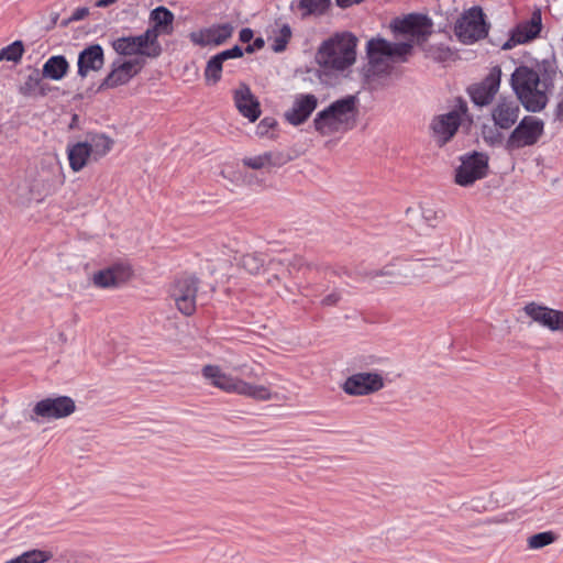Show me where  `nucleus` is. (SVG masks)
Returning <instances> with one entry per match:
<instances>
[{
	"label": "nucleus",
	"instance_id": "f257e3e1",
	"mask_svg": "<svg viewBox=\"0 0 563 563\" xmlns=\"http://www.w3.org/2000/svg\"><path fill=\"white\" fill-rule=\"evenodd\" d=\"M556 67L551 59H542L531 65H521L511 75V87L521 104L531 112L543 110L552 86Z\"/></svg>",
	"mask_w": 563,
	"mask_h": 563
},
{
	"label": "nucleus",
	"instance_id": "f03ea898",
	"mask_svg": "<svg viewBox=\"0 0 563 563\" xmlns=\"http://www.w3.org/2000/svg\"><path fill=\"white\" fill-rule=\"evenodd\" d=\"M356 37L351 33H336L319 46L316 60L324 69L344 71L356 60Z\"/></svg>",
	"mask_w": 563,
	"mask_h": 563
},
{
	"label": "nucleus",
	"instance_id": "7ed1b4c3",
	"mask_svg": "<svg viewBox=\"0 0 563 563\" xmlns=\"http://www.w3.org/2000/svg\"><path fill=\"white\" fill-rule=\"evenodd\" d=\"M201 374L210 385L225 393L250 397L260 401L273 398V393L267 386L246 382L240 376L225 372L220 365H205Z\"/></svg>",
	"mask_w": 563,
	"mask_h": 563
},
{
	"label": "nucleus",
	"instance_id": "20e7f679",
	"mask_svg": "<svg viewBox=\"0 0 563 563\" xmlns=\"http://www.w3.org/2000/svg\"><path fill=\"white\" fill-rule=\"evenodd\" d=\"M357 113V98L345 96L318 112L313 119V128L321 135L347 131L355 125Z\"/></svg>",
	"mask_w": 563,
	"mask_h": 563
},
{
	"label": "nucleus",
	"instance_id": "39448f33",
	"mask_svg": "<svg viewBox=\"0 0 563 563\" xmlns=\"http://www.w3.org/2000/svg\"><path fill=\"white\" fill-rule=\"evenodd\" d=\"M411 52L410 43H391L384 38H372L367 42L368 67L366 76L388 74L394 63L405 60Z\"/></svg>",
	"mask_w": 563,
	"mask_h": 563
},
{
	"label": "nucleus",
	"instance_id": "423d86ee",
	"mask_svg": "<svg viewBox=\"0 0 563 563\" xmlns=\"http://www.w3.org/2000/svg\"><path fill=\"white\" fill-rule=\"evenodd\" d=\"M471 122L467 103L459 99L456 104L446 113L435 115L431 123V136L438 146H444L456 134L459 128L465 122Z\"/></svg>",
	"mask_w": 563,
	"mask_h": 563
},
{
	"label": "nucleus",
	"instance_id": "0eeeda50",
	"mask_svg": "<svg viewBox=\"0 0 563 563\" xmlns=\"http://www.w3.org/2000/svg\"><path fill=\"white\" fill-rule=\"evenodd\" d=\"M489 24L481 7L465 10L455 21L454 34L463 44H473L487 36Z\"/></svg>",
	"mask_w": 563,
	"mask_h": 563
},
{
	"label": "nucleus",
	"instance_id": "6e6552de",
	"mask_svg": "<svg viewBox=\"0 0 563 563\" xmlns=\"http://www.w3.org/2000/svg\"><path fill=\"white\" fill-rule=\"evenodd\" d=\"M112 48L122 56H144L156 58L162 53V46L155 41L153 31H145L137 36H122L111 43Z\"/></svg>",
	"mask_w": 563,
	"mask_h": 563
},
{
	"label": "nucleus",
	"instance_id": "1a4fd4ad",
	"mask_svg": "<svg viewBox=\"0 0 563 563\" xmlns=\"http://www.w3.org/2000/svg\"><path fill=\"white\" fill-rule=\"evenodd\" d=\"M544 131L541 119L526 115L505 140V150L509 153L534 145Z\"/></svg>",
	"mask_w": 563,
	"mask_h": 563
},
{
	"label": "nucleus",
	"instance_id": "9d476101",
	"mask_svg": "<svg viewBox=\"0 0 563 563\" xmlns=\"http://www.w3.org/2000/svg\"><path fill=\"white\" fill-rule=\"evenodd\" d=\"M169 300L185 316H191L197 307L198 279L184 276L176 279L169 287Z\"/></svg>",
	"mask_w": 563,
	"mask_h": 563
},
{
	"label": "nucleus",
	"instance_id": "9b49d317",
	"mask_svg": "<svg viewBox=\"0 0 563 563\" xmlns=\"http://www.w3.org/2000/svg\"><path fill=\"white\" fill-rule=\"evenodd\" d=\"M489 157L486 153L472 152L461 157V165L455 172V183L462 187L473 185L486 177Z\"/></svg>",
	"mask_w": 563,
	"mask_h": 563
},
{
	"label": "nucleus",
	"instance_id": "f8f14e48",
	"mask_svg": "<svg viewBox=\"0 0 563 563\" xmlns=\"http://www.w3.org/2000/svg\"><path fill=\"white\" fill-rule=\"evenodd\" d=\"M75 410L76 404L70 397L45 398L34 405L30 419L32 421L57 420L70 416Z\"/></svg>",
	"mask_w": 563,
	"mask_h": 563
},
{
	"label": "nucleus",
	"instance_id": "ddd939ff",
	"mask_svg": "<svg viewBox=\"0 0 563 563\" xmlns=\"http://www.w3.org/2000/svg\"><path fill=\"white\" fill-rule=\"evenodd\" d=\"M385 387V379L378 372H357L349 376L342 389L350 396H368L378 393Z\"/></svg>",
	"mask_w": 563,
	"mask_h": 563
},
{
	"label": "nucleus",
	"instance_id": "4468645a",
	"mask_svg": "<svg viewBox=\"0 0 563 563\" xmlns=\"http://www.w3.org/2000/svg\"><path fill=\"white\" fill-rule=\"evenodd\" d=\"M523 314L531 322L537 323L552 332H563V311L550 308L542 303L530 301L522 308Z\"/></svg>",
	"mask_w": 563,
	"mask_h": 563
},
{
	"label": "nucleus",
	"instance_id": "2eb2a0df",
	"mask_svg": "<svg viewBox=\"0 0 563 563\" xmlns=\"http://www.w3.org/2000/svg\"><path fill=\"white\" fill-rule=\"evenodd\" d=\"M133 277V268L128 262H115L108 267L98 271L92 276V283L99 288H117Z\"/></svg>",
	"mask_w": 563,
	"mask_h": 563
},
{
	"label": "nucleus",
	"instance_id": "dca6fc26",
	"mask_svg": "<svg viewBox=\"0 0 563 563\" xmlns=\"http://www.w3.org/2000/svg\"><path fill=\"white\" fill-rule=\"evenodd\" d=\"M288 275L289 269L284 261L279 258H268L257 278L261 283L276 288L278 296L284 298L291 292L290 288L286 285Z\"/></svg>",
	"mask_w": 563,
	"mask_h": 563
},
{
	"label": "nucleus",
	"instance_id": "f3484780",
	"mask_svg": "<svg viewBox=\"0 0 563 563\" xmlns=\"http://www.w3.org/2000/svg\"><path fill=\"white\" fill-rule=\"evenodd\" d=\"M521 110L512 97H499L490 109V118L497 129L510 130L517 123Z\"/></svg>",
	"mask_w": 563,
	"mask_h": 563
},
{
	"label": "nucleus",
	"instance_id": "a211bd4d",
	"mask_svg": "<svg viewBox=\"0 0 563 563\" xmlns=\"http://www.w3.org/2000/svg\"><path fill=\"white\" fill-rule=\"evenodd\" d=\"M143 66L144 62L139 58L113 62L110 73L100 85V89L115 88L122 85H126L141 71Z\"/></svg>",
	"mask_w": 563,
	"mask_h": 563
},
{
	"label": "nucleus",
	"instance_id": "6ab92c4d",
	"mask_svg": "<svg viewBox=\"0 0 563 563\" xmlns=\"http://www.w3.org/2000/svg\"><path fill=\"white\" fill-rule=\"evenodd\" d=\"M396 29L400 33L410 36L409 41L402 43H410L412 47L415 43L423 42L432 33V22L424 15L410 14L399 21Z\"/></svg>",
	"mask_w": 563,
	"mask_h": 563
},
{
	"label": "nucleus",
	"instance_id": "aec40b11",
	"mask_svg": "<svg viewBox=\"0 0 563 563\" xmlns=\"http://www.w3.org/2000/svg\"><path fill=\"white\" fill-rule=\"evenodd\" d=\"M318 107V98L313 93H297L291 107L284 117L294 126L303 124Z\"/></svg>",
	"mask_w": 563,
	"mask_h": 563
},
{
	"label": "nucleus",
	"instance_id": "412c9836",
	"mask_svg": "<svg viewBox=\"0 0 563 563\" xmlns=\"http://www.w3.org/2000/svg\"><path fill=\"white\" fill-rule=\"evenodd\" d=\"M233 31L231 23L213 24L190 33V40L199 46H219L232 36Z\"/></svg>",
	"mask_w": 563,
	"mask_h": 563
},
{
	"label": "nucleus",
	"instance_id": "4be33fe9",
	"mask_svg": "<svg viewBox=\"0 0 563 563\" xmlns=\"http://www.w3.org/2000/svg\"><path fill=\"white\" fill-rule=\"evenodd\" d=\"M500 79H501V69L498 66H495L490 69L489 74L485 77V79L472 87L470 89V93L472 97V100L477 106H487L492 102L495 95L499 90L500 86Z\"/></svg>",
	"mask_w": 563,
	"mask_h": 563
},
{
	"label": "nucleus",
	"instance_id": "5701e85b",
	"mask_svg": "<svg viewBox=\"0 0 563 563\" xmlns=\"http://www.w3.org/2000/svg\"><path fill=\"white\" fill-rule=\"evenodd\" d=\"M542 18L540 10L532 12L529 21H525L512 31L510 38L503 45L504 49H510L517 44L527 43L536 38L541 32Z\"/></svg>",
	"mask_w": 563,
	"mask_h": 563
},
{
	"label": "nucleus",
	"instance_id": "b1692460",
	"mask_svg": "<svg viewBox=\"0 0 563 563\" xmlns=\"http://www.w3.org/2000/svg\"><path fill=\"white\" fill-rule=\"evenodd\" d=\"M234 104L238 111L250 122H255L262 113L260 101L246 85H240L234 90Z\"/></svg>",
	"mask_w": 563,
	"mask_h": 563
},
{
	"label": "nucleus",
	"instance_id": "393cba45",
	"mask_svg": "<svg viewBox=\"0 0 563 563\" xmlns=\"http://www.w3.org/2000/svg\"><path fill=\"white\" fill-rule=\"evenodd\" d=\"M104 55L99 44H93L80 52L78 56V75L86 77L90 71H98L103 67Z\"/></svg>",
	"mask_w": 563,
	"mask_h": 563
},
{
	"label": "nucleus",
	"instance_id": "a878e982",
	"mask_svg": "<svg viewBox=\"0 0 563 563\" xmlns=\"http://www.w3.org/2000/svg\"><path fill=\"white\" fill-rule=\"evenodd\" d=\"M243 51L240 46H234L230 49L223 51L216 56L211 57L205 69V78L208 84L214 85L221 78V73L223 68V62L230 58H239L242 57Z\"/></svg>",
	"mask_w": 563,
	"mask_h": 563
},
{
	"label": "nucleus",
	"instance_id": "bb28decb",
	"mask_svg": "<svg viewBox=\"0 0 563 563\" xmlns=\"http://www.w3.org/2000/svg\"><path fill=\"white\" fill-rule=\"evenodd\" d=\"M286 163L285 156L279 152L268 151L256 155L245 156L242 164L254 170H269Z\"/></svg>",
	"mask_w": 563,
	"mask_h": 563
},
{
	"label": "nucleus",
	"instance_id": "cd10ccee",
	"mask_svg": "<svg viewBox=\"0 0 563 563\" xmlns=\"http://www.w3.org/2000/svg\"><path fill=\"white\" fill-rule=\"evenodd\" d=\"M153 25L146 31H153L155 41H158L161 34H170L173 32L174 14L165 7H157L150 15Z\"/></svg>",
	"mask_w": 563,
	"mask_h": 563
},
{
	"label": "nucleus",
	"instance_id": "c85d7f7f",
	"mask_svg": "<svg viewBox=\"0 0 563 563\" xmlns=\"http://www.w3.org/2000/svg\"><path fill=\"white\" fill-rule=\"evenodd\" d=\"M331 4V0H298L291 4V9L298 12L301 18L308 15H322L327 12Z\"/></svg>",
	"mask_w": 563,
	"mask_h": 563
},
{
	"label": "nucleus",
	"instance_id": "c756f323",
	"mask_svg": "<svg viewBox=\"0 0 563 563\" xmlns=\"http://www.w3.org/2000/svg\"><path fill=\"white\" fill-rule=\"evenodd\" d=\"M48 186L44 180H34L31 185H23L18 188V196L21 203L25 205L31 201H41L47 194Z\"/></svg>",
	"mask_w": 563,
	"mask_h": 563
},
{
	"label": "nucleus",
	"instance_id": "7c9ffc66",
	"mask_svg": "<svg viewBox=\"0 0 563 563\" xmlns=\"http://www.w3.org/2000/svg\"><path fill=\"white\" fill-rule=\"evenodd\" d=\"M68 62L62 55L52 56L43 65V77L53 80H60L68 70Z\"/></svg>",
	"mask_w": 563,
	"mask_h": 563
},
{
	"label": "nucleus",
	"instance_id": "2f4dec72",
	"mask_svg": "<svg viewBox=\"0 0 563 563\" xmlns=\"http://www.w3.org/2000/svg\"><path fill=\"white\" fill-rule=\"evenodd\" d=\"M88 142H79L68 148V159L74 172L81 170L90 157Z\"/></svg>",
	"mask_w": 563,
	"mask_h": 563
},
{
	"label": "nucleus",
	"instance_id": "473e14b6",
	"mask_svg": "<svg viewBox=\"0 0 563 563\" xmlns=\"http://www.w3.org/2000/svg\"><path fill=\"white\" fill-rule=\"evenodd\" d=\"M268 257L262 253H247L241 257V267L253 276H260L262 268L265 266Z\"/></svg>",
	"mask_w": 563,
	"mask_h": 563
},
{
	"label": "nucleus",
	"instance_id": "72a5a7b5",
	"mask_svg": "<svg viewBox=\"0 0 563 563\" xmlns=\"http://www.w3.org/2000/svg\"><path fill=\"white\" fill-rule=\"evenodd\" d=\"M112 145L113 140L104 134L91 135L88 141L89 151L95 159L103 157L108 152H110Z\"/></svg>",
	"mask_w": 563,
	"mask_h": 563
},
{
	"label": "nucleus",
	"instance_id": "f704fd0d",
	"mask_svg": "<svg viewBox=\"0 0 563 563\" xmlns=\"http://www.w3.org/2000/svg\"><path fill=\"white\" fill-rule=\"evenodd\" d=\"M419 209L423 220L430 227H437L444 218V211L433 202H420Z\"/></svg>",
	"mask_w": 563,
	"mask_h": 563
},
{
	"label": "nucleus",
	"instance_id": "c9c22d12",
	"mask_svg": "<svg viewBox=\"0 0 563 563\" xmlns=\"http://www.w3.org/2000/svg\"><path fill=\"white\" fill-rule=\"evenodd\" d=\"M52 558V553L38 549H33L26 552H23L21 555L9 560L4 563H45L49 561Z\"/></svg>",
	"mask_w": 563,
	"mask_h": 563
},
{
	"label": "nucleus",
	"instance_id": "e433bc0d",
	"mask_svg": "<svg viewBox=\"0 0 563 563\" xmlns=\"http://www.w3.org/2000/svg\"><path fill=\"white\" fill-rule=\"evenodd\" d=\"M558 539L553 531H544L530 536L527 539V547L529 550H540L552 543Z\"/></svg>",
	"mask_w": 563,
	"mask_h": 563
},
{
	"label": "nucleus",
	"instance_id": "4c0bfd02",
	"mask_svg": "<svg viewBox=\"0 0 563 563\" xmlns=\"http://www.w3.org/2000/svg\"><path fill=\"white\" fill-rule=\"evenodd\" d=\"M24 53V45L22 41H15L10 45L0 49V62L7 60L19 63Z\"/></svg>",
	"mask_w": 563,
	"mask_h": 563
},
{
	"label": "nucleus",
	"instance_id": "58836bf2",
	"mask_svg": "<svg viewBox=\"0 0 563 563\" xmlns=\"http://www.w3.org/2000/svg\"><path fill=\"white\" fill-rule=\"evenodd\" d=\"M291 37V30L289 25L283 24L278 32L275 33L269 40L272 41V49L276 53L285 51Z\"/></svg>",
	"mask_w": 563,
	"mask_h": 563
},
{
	"label": "nucleus",
	"instance_id": "ea45409f",
	"mask_svg": "<svg viewBox=\"0 0 563 563\" xmlns=\"http://www.w3.org/2000/svg\"><path fill=\"white\" fill-rule=\"evenodd\" d=\"M41 80L38 69H33V71L26 76L24 82L19 87V92L24 97H35Z\"/></svg>",
	"mask_w": 563,
	"mask_h": 563
},
{
	"label": "nucleus",
	"instance_id": "a19ab883",
	"mask_svg": "<svg viewBox=\"0 0 563 563\" xmlns=\"http://www.w3.org/2000/svg\"><path fill=\"white\" fill-rule=\"evenodd\" d=\"M503 130L497 129L495 124L493 126L484 125L482 130V135L485 141L490 146L500 145L506 139L501 133Z\"/></svg>",
	"mask_w": 563,
	"mask_h": 563
},
{
	"label": "nucleus",
	"instance_id": "79ce46f5",
	"mask_svg": "<svg viewBox=\"0 0 563 563\" xmlns=\"http://www.w3.org/2000/svg\"><path fill=\"white\" fill-rule=\"evenodd\" d=\"M399 276L398 269L395 264H387L379 269L372 271L368 273V278L377 279V278H390L396 279Z\"/></svg>",
	"mask_w": 563,
	"mask_h": 563
},
{
	"label": "nucleus",
	"instance_id": "37998d69",
	"mask_svg": "<svg viewBox=\"0 0 563 563\" xmlns=\"http://www.w3.org/2000/svg\"><path fill=\"white\" fill-rule=\"evenodd\" d=\"M341 299L342 290L338 287H334L322 297V299L320 300V305L322 307H333L336 306Z\"/></svg>",
	"mask_w": 563,
	"mask_h": 563
},
{
	"label": "nucleus",
	"instance_id": "c03bdc74",
	"mask_svg": "<svg viewBox=\"0 0 563 563\" xmlns=\"http://www.w3.org/2000/svg\"><path fill=\"white\" fill-rule=\"evenodd\" d=\"M276 121L272 118H264L256 128V133L261 136L266 135L274 126Z\"/></svg>",
	"mask_w": 563,
	"mask_h": 563
},
{
	"label": "nucleus",
	"instance_id": "a18cd8bd",
	"mask_svg": "<svg viewBox=\"0 0 563 563\" xmlns=\"http://www.w3.org/2000/svg\"><path fill=\"white\" fill-rule=\"evenodd\" d=\"M221 175L223 178H230L231 180H235L236 184L245 183L244 179H241V173L235 170H222Z\"/></svg>",
	"mask_w": 563,
	"mask_h": 563
},
{
	"label": "nucleus",
	"instance_id": "49530a36",
	"mask_svg": "<svg viewBox=\"0 0 563 563\" xmlns=\"http://www.w3.org/2000/svg\"><path fill=\"white\" fill-rule=\"evenodd\" d=\"M89 13V10L88 8H78L76 9L71 16H70V21H79V20H82L84 18H86Z\"/></svg>",
	"mask_w": 563,
	"mask_h": 563
},
{
	"label": "nucleus",
	"instance_id": "de8ad7c7",
	"mask_svg": "<svg viewBox=\"0 0 563 563\" xmlns=\"http://www.w3.org/2000/svg\"><path fill=\"white\" fill-rule=\"evenodd\" d=\"M253 38V31L251 29H242L240 32V40L243 43H247Z\"/></svg>",
	"mask_w": 563,
	"mask_h": 563
},
{
	"label": "nucleus",
	"instance_id": "09e8293b",
	"mask_svg": "<svg viewBox=\"0 0 563 563\" xmlns=\"http://www.w3.org/2000/svg\"><path fill=\"white\" fill-rule=\"evenodd\" d=\"M49 90V86L47 84H44L43 80H41L35 97H45Z\"/></svg>",
	"mask_w": 563,
	"mask_h": 563
},
{
	"label": "nucleus",
	"instance_id": "8fccbe9b",
	"mask_svg": "<svg viewBox=\"0 0 563 563\" xmlns=\"http://www.w3.org/2000/svg\"><path fill=\"white\" fill-rule=\"evenodd\" d=\"M264 44H265L264 40H263V38H261V37H257V38L254 41L253 45H249V46L246 47V52H247V53H252L254 49H260V48H262V47L264 46Z\"/></svg>",
	"mask_w": 563,
	"mask_h": 563
},
{
	"label": "nucleus",
	"instance_id": "3c124183",
	"mask_svg": "<svg viewBox=\"0 0 563 563\" xmlns=\"http://www.w3.org/2000/svg\"><path fill=\"white\" fill-rule=\"evenodd\" d=\"M363 0H335L336 5L340 8H349L354 4L361 3Z\"/></svg>",
	"mask_w": 563,
	"mask_h": 563
},
{
	"label": "nucleus",
	"instance_id": "603ef678",
	"mask_svg": "<svg viewBox=\"0 0 563 563\" xmlns=\"http://www.w3.org/2000/svg\"><path fill=\"white\" fill-rule=\"evenodd\" d=\"M423 267V263L420 261L413 262L408 266V269L411 272H419Z\"/></svg>",
	"mask_w": 563,
	"mask_h": 563
},
{
	"label": "nucleus",
	"instance_id": "864d4df0",
	"mask_svg": "<svg viewBox=\"0 0 563 563\" xmlns=\"http://www.w3.org/2000/svg\"><path fill=\"white\" fill-rule=\"evenodd\" d=\"M114 2H117V0H98L96 2V7L106 8V7H109L110 4H113Z\"/></svg>",
	"mask_w": 563,
	"mask_h": 563
},
{
	"label": "nucleus",
	"instance_id": "5fc2aeb1",
	"mask_svg": "<svg viewBox=\"0 0 563 563\" xmlns=\"http://www.w3.org/2000/svg\"><path fill=\"white\" fill-rule=\"evenodd\" d=\"M558 117H560L561 119H563V102H560L558 104V113H556Z\"/></svg>",
	"mask_w": 563,
	"mask_h": 563
},
{
	"label": "nucleus",
	"instance_id": "6e6d98bb",
	"mask_svg": "<svg viewBox=\"0 0 563 563\" xmlns=\"http://www.w3.org/2000/svg\"><path fill=\"white\" fill-rule=\"evenodd\" d=\"M492 521H493V522H495V523H505V522H507L508 520H507V518H506V517H504V518H501V519H494V520H492Z\"/></svg>",
	"mask_w": 563,
	"mask_h": 563
},
{
	"label": "nucleus",
	"instance_id": "4d7b16f0",
	"mask_svg": "<svg viewBox=\"0 0 563 563\" xmlns=\"http://www.w3.org/2000/svg\"><path fill=\"white\" fill-rule=\"evenodd\" d=\"M243 367H246V366H245V365H243V366H236V367H234V371H236V372L242 371V368H243Z\"/></svg>",
	"mask_w": 563,
	"mask_h": 563
},
{
	"label": "nucleus",
	"instance_id": "13d9d810",
	"mask_svg": "<svg viewBox=\"0 0 563 563\" xmlns=\"http://www.w3.org/2000/svg\"><path fill=\"white\" fill-rule=\"evenodd\" d=\"M411 211H412V209H411V208H408V209L406 210V214H409Z\"/></svg>",
	"mask_w": 563,
	"mask_h": 563
},
{
	"label": "nucleus",
	"instance_id": "bf43d9fd",
	"mask_svg": "<svg viewBox=\"0 0 563 563\" xmlns=\"http://www.w3.org/2000/svg\"><path fill=\"white\" fill-rule=\"evenodd\" d=\"M60 338L63 341H66V338L64 336V334H60Z\"/></svg>",
	"mask_w": 563,
	"mask_h": 563
},
{
	"label": "nucleus",
	"instance_id": "052dcab7",
	"mask_svg": "<svg viewBox=\"0 0 563 563\" xmlns=\"http://www.w3.org/2000/svg\"><path fill=\"white\" fill-rule=\"evenodd\" d=\"M73 120L74 122H77V115H74Z\"/></svg>",
	"mask_w": 563,
	"mask_h": 563
},
{
	"label": "nucleus",
	"instance_id": "680f3d73",
	"mask_svg": "<svg viewBox=\"0 0 563 563\" xmlns=\"http://www.w3.org/2000/svg\"><path fill=\"white\" fill-rule=\"evenodd\" d=\"M73 120L74 122H77V115H74Z\"/></svg>",
	"mask_w": 563,
	"mask_h": 563
},
{
	"label": "nucleus",
	"instance_id": "e2e57ef3",
	"mask_svg": "<svg viewBox=\"0 0 563 563\" xmlns=\"http://www.w3.org/2000/svg\"><path fill=\"white\" fill-rule=\"evenodd\" d=\"M247 375H249V376H252V375H253V371H250V372L247 373Z\"/></svg>",
	"mask_w": 563,
	"mask_h": 563
}]
</instances>
